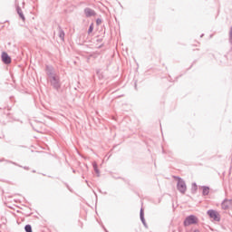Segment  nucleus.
<instances>
[{
	"instance_id": "nucleus-1",
	"label": "nucleus",
	"mask_w": 232,
	"mask_h": 232,
	"mask_svg": "<svg viewBox=\"0 0 232 232\" xmlns=\"http://www.w3.org/2000/svg\"><path fill=\"white\" fill-rule=\"evenodd\" d=\"M174 179H176V180H178V189L179 191H180V193H186V183L184 182V180H182V179L179 178V177H174Z\"/></svg>"
},
{
	"instance_id": "nucleus-2",
	"label": "nucleus",
	"mask_w": 232,
	"mask_h": 232,
	"mask_svg": "<svg viewBox=\"0 0 232 232\" xmlns=\"http://www.w3.org/2000/svg\"><path fill=\"white\" fill-rule=\"evenodd\" d=\"M198 218L195 216H188L184 221V226H191L193 224H198Z\"/></svg>"
},
{
	"instance_id": "nucleus-3",
	"label": "nucleus",
	"mask_w": 232,
	"mask_h": 232,
	"mask_svg": "<svg viewBox=\"0 0 232 232\" xmlns=\"http://www.w3.org/2000/svg\"><path fill=\"white\" fill-rule=\"evenodd\" d=\"M208 215L212 218V220H215L216 222L220 221V214L215 210H208Z\"/></svg>"
},
{
	"instance_id": "nucleus-4",
	"label": "nucleus",
	"mask_w": 232,
	"mask_h": 232,
	"mask_svg": "<svg viewBox=\"0 0 232 232\" xmlns=\"http://www.w3.org/2000/svg\"><path fill=\"white\" fill-rule=\"evenodd\" d=\"M2 61L5 64H10L12 63V58L6 53H2Z\"/></svg>"
},
{
	"instance_id": "nucleus-5",
	"label": "nucleus",
	"mask_w": 232,
	"mask_h": 232,
	"mask_svg": "<svg viewBox=\"0 0 232 232\" xmlns=\"http://www.w3.org/2000/svg\"><path fill=\"white\" fill-rule=\"evenodd\" d=\"M84 12H85L86 17H92V16L95 15V11H93L90 8L85 9Z\"/></svg>"
},
{
	"instance_id": "nucleus-6",
	"label": "nucleus",
	"mask_w": 232,
	"mask_h": 232,
	"mask_svg": "<svg viewBox=\"0 0 232 232\" xmlns=\"http://www.w3.org/2000/svg\"><path fill=\"white\" fill-rule=\"evenodd\" d=\"M231 207V201L230 200H225L222 203V209H229Z\"/></svg>"
},
{
	"instance_id": "nucleus-7",
	"label": "nucleus",
	"mask_w": 232,
	"mask_h": 232,
	"mask_svg": "<svg viewBox=\"0 0 232 232\" xmlns=\"http://www.w3.org/2000/svg\"><path fill=\"white\" fill-rule=\"evenodd\" d=\"M202 193H203V195H209V188L202 187Z\"/></svg>"
},
{
	"instance_id": "nucleus-8",
	"label": "nucleus",
	"mask_w": 232,
	"mask_h": 232,
	"mask_svg": "<svg viewBox=\"0 0 232 232\" xmlns=\"http://www.w3.org/2000/svg\"><path fill=\"white\" fill-rule=\"evenodd\" d=\"M24 229H25L26 232H32V226L26 225Z\"/></svg>"
},
{
	"instance_id": "nucleus-9",
	"label": "nucleus",
	"mask_w": 232,
	"mask_h": 232,
	"mask_svg": "<svg viewBox=\"0 0 232 232\" xmlns=\"http://www.w3.org/2000/svg\"><path fill=\"white\" fill-rule=\"evenodd\" d=\"M18 14H19L21 19H23V21H24V15L23 14V11H21V9H18Z\"/></svg>"
},
{
	"instance_id": "nucleus-10",
	"label": "nucleus",
	"mask_w": 232,
	"mask_h": 232,
	"mask_svg": "<svg viewBox=\"0 0 232 232\" xmlns=\"http://www.w3.org/2000/svg\"><path fill=\"white\" fill-rule=\"evenodd\" d=\"M94 171L99 174V169L97 168V163H93Z\"/></svg>"
},
{
	"instance_id": "nucleus-11",
	"label": "nucleus",
	"mask_w": 232,
	"mask_h": 232,
	"mask_svg": "<svg viewBox=\"0 0 232 232\" xmlns=\"http://www.w3.org/2000/svg\"><path fill=\"white\" fill-rule=\"evenodd\" d=\"M93 31V27L91 26L90 29H89V32H92Z\"/></svg>"
},
{
	"instance_id": "nucleus-12",
	"label": "nucleus",
	"mask_w": 232,
	"mask_h": 232,
	"mask_svg": "<svg viewBox=\"0 0 232 232\" xmlns=\"http://www.w3.org/2000/svg\"><path fill=\"white\" fill-rule=\"evenodd\" d=\"M53 81H57V78L55 76H53Z\"/></svg>"
},
{
	"instance_id": "nucleus-13",
	"label": "nucleus",
	"mask_w": 232,
	"mask_h": 232,
	"mask_svg": "<svg viewBox=\"0 0 232 232\" xmlns=\"http://www.w3.org/2000/svg\"><path fill=\"white\" fill-rule=\"evenodd\" d=\"M194 232H199L198 230H194Z\"/></svg>"
}]
</instances>
